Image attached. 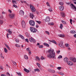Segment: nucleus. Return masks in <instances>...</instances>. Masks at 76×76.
Here are the masks:
<instances>
[{
  "mask_svg": "<svg viewBox=\"0 0 76 76\" xmlns=\"http://www.w3.org/2000/svg\"><path fill=\"white\" fill-rule=\"evenodd\" d=\"M48 57H50V58H53L56 59L55 57V53H54V50L52 49H50L48 51Z\"/></svg>",
  "mask_w": 76,
  "mask_h": 76,
  "instance_id": "obj_1",
  "label": "nucleus"
},
{
  "mask_svg": "<svg viewBox=\"0 0 76 76\" xmlns=\"http://www.w3.org/2000/svg\"><path fill=\"white\" fill-rule=\"evenodd\" d=\"M30 31H31L32 32L34 33V32H37V29L33 27H31L30 28Z\"/></svg>",
  "mask_w": 76,
  "mask_h": 76,
  "instance_id": "obj_2",
  "label": "nucleus"
},
{
  "mask_svg": "<svg viewBox=\"0 0 76 76\" xmlns=\"http://www.w3.org/2000/svg\"><path fill=\"white\" fill-rule=\"evenodd\" d=\"M9 17L11 19H14L15 17V14L12 13V14H10L9 15Z\"/></svg>",
  "mask_w": 76,
  "mask_h": 76,
  "instance_id": "obj_3",
  "label": "nucleus"
},
{
  "mask_svg": "<svg viewBox=\"0 0 76 76\" xmlns=\"http://www.w3.org/2000/svg\"><path fill=\"white\" fill-rule=\"evenodd\" d=\"M30 9L33 12H35V8L34 7L32 4H30Z\"/></svg>",
  "mask_w": 76,
  "mask_h": 76,
  "instance_id": "obj_4",
  "label": "nucleus"
},
{
  "mask_svg": "<svg viewBox=\"0 0 76 76\" xmlns=\"http://www.w3.org/2000/svg\"><path fill=\"white\" fill-rule=\"evenodd\" d=\"M29 23L31 26H34L35 25V22L33 20H31L29 21Z\"/></svg>",
  "mask_w": 76,
  "mask_h": 76,
  "instance_id": "obj_5",
  "label": "nucleus"
},
{
  "mask_svg": "<svg viewBox=\"0 0 76 76\" xmlns=\"http://www.w3.org/2000/svg\"><path fill=\"white\" fill-rule=\"evenodd\" d=\"M21 23L22 27L23 28H25L26 26V24H25V21H24V20L22 21Z\"/></svg>",
  "mask_w": 76,
  "mask_h": 76,
  "instance_id": "obj_6",
  "label": "nucleus"
},
{
  "mask_svg": "<svg viewBox=\"0 0 76 76\" xmlns=\"http://www.w3.org/2000/svg\"><path fill=\"white\" fill-rule=\"evenodd\" d=\"M45 20H46V22H50V18L49 17H46L45 18Z\"/></svg>",
  "mask_w": 76,
  "mask_h": 76,
  "instance_id": "obj_7",
  "label": "nucleus"
},
{
  "mask_svg": "<svg viewBox=\"0 0 76 76\" xmlns=\"http://www.w3.org/2000/svg\"><path fill=\"white\" fill-rule=\"evenodd\" d=\"M70 6L71 7H72V9H75V10H76V7H75V5H74L73 4H70Z\"/></svg>",
  "mask_w": 76,
  "mask_h": 76,
  "instance_id": "obj_8",
  "label": "nucleus"
},
{
  "mask_svg": "<svg viewBox=\"0 0 76 76\" xmlns=\"http://www.w3.org/2000/svg\"><path fill=\"white\" fill-rule=\"evenodd\" d=\"M59 9L60 10H61V11H63V10H64V7L63 6H61L60 7H59Z\"/></svg>",
  "mask_w": 76,
  "mask_h": 76,
  "instance_id": "obj_9",
  "label": "nucleus"
},
{
  "mask_svg": "<svg viewBox=\"0 0 76 76\" xmlns=\"http://www.w3.org/2000/svg\"><path fill=\"white\" fill-rule=\"evenodd\" d=\"M20 15H22V16L24 15V12L22 10H20Z\"/></svg>",
  "mask_w": 76,
  "mask_h": 76,
  "instance_id": "obj_10",
  "label": "nucleus"
},
{
  "mask_svg": "<svg viewBox=\"0 0 76 76\" xmlns=\"http://www.w3.org/2000/svg\"><path fill=\"white\" fill-rule=\"evenodd\" d=\"M68 64L69 66H72V65H73V63L72 61H69L68 62Z\"/></svg>",
  "mask_w": 76,
  "mask_h": 76,
  "instance_id": "obj_11",
  "label": "nucleus"
},
{
  "mask_svg": "<svg viewBox=\"0 0 76 76\" xmlns=\"http://www.w3.org/2000/svg\"><path fill=\"white\" fill-rule=\"evenodd\" d=\"M61 16L62 17V18H65V13L64 12H62L61 13Z\"/></svg>",
  "mask_w": 76,
  "mask_h": 76,
  "instance_id": "obj_12",
  "label": "nucleus"
},
{
  "mask_svg": "<svg viewBox=\"0 0 76 76\" xmlns=\"http://www.w3.org/2000/svg\"><path fill=\"white\" fill-rule=\"evenodd\" d=\"M58 36H59V37H61V38H64V37H65V35H64V34H58Z\"/></svg>",
  "mask_w": 76,
  "mask_h": 76,
  "instance_id": "obj_13",
  "label": "nucleus"
},
{
  "mask_svg": "<svg viewBox=\"0 0 76 76\" xmlns=\"http://www.w3.org/2000/svg\"><path fill=\"white\" fill-rule=\"evenodd\" d=\"M64 60L65 62H66V63H67V62L69 61V59L67 58H65L64 59Z\"/></svg>",
  "mask_w": 76,
  "mask_h": 76,
  "instance_id": "obj_14",
  "label": "nucleus"
},
{
  "mask_svg": "<svg viewBox=\"0 0 76 76\" xmlns=\"http://www.w3.org/2000/svg\"><path fill=\"white\" fill-rule=\"evenodd\" d=\"M35 16L34 15L30 13V17L31 19H33V18H34Z\"/></svg>",
  "mask_w": 76,
  "mask_h": 76,
  "instance_id": "obj_15",
  "label": "nucleus"
},
{
  "mask_svg": "<svg viewBox=\"0 0 76 76\" xmlns=\"http://www.w3.org/2000/svg\"><path fill=\"white\" fill-rule=\"evenodd\" d=\"M71 60L73 61V62H76V58H71Z\"/></svg>",
  "mask_w": 76,
  "mask_h": 76,
  "instance_id": "obj_16",
  "label": "nucleus"
},
{
  "mask_svg": "<svg viewBox=\"0 0 76 76\" xmlns=\"http://www.w3.org/2000/svg\"><path fill=\"white\" fill-rule=\"evenodd\" d=\"M34 39V38L32 37H31V38H30L29 39V40L30 42H33V39Z\"/></svg>",
  "mask_w": 76,
  "mask_h": 76,
  "instance_id": "obj_17",
  "label": "nucleus"
},
{
  "mask_svg": "<svg viewBox=\"0 0 76 76\" xmlns=\"http://www.w3.org/2000/svg\"><path fill=\"white\" fill-rule=\"evenodd\" d=\"M19 36L20 37H21V38H22V39L23 40H25V37H24L23 36L20 34L19 35Z\"/></svg>",
  "mask_w": 76,
  "mask_h": 76,
  "instance_id": "obj_18",
  "label": "nucleus"
},
{
  "mask_svg": "<svg viewBox=\"0 0 76 76\" xmlns=\"http://www.w3.org/2000/svg\"><path fill=\"white\" fill-rule=\"evenodd\" d=\"M24 71H25V72H27V73H29V70L27 69L26 68H24Z\"/></svg>",
  "mask_w": 76,
  "mask_h": 76,
  "instance_id": "obj_19",
  "label": "nucleus"
},
{
  "mask_svg": "<svg viewBox=\"0 0 76 76\" xmlns=\"http://www.w3.org/2000/svg\"><path fill=\"white\" fill-rule=\"evenodd\" d=\"M25 35L27 38H29V34L28 32L26 33Z\"/></svg>",
  "mask_w": 76,
  "mask_h": 76,
  "instance_id": "obj_20",
  "label": "nucleus"
},
{
  "mask_svg": "<svg viewBox=\"0 0 76 76\" xmlns=\"http://www.w3.org/2000/svg\"><path fill=\"white\" fill-rule=\"evenodd\" d=\"M52 42H53V43H54L55 44H56V45H57V43L55 40H53Z\"/></svg>",
  "mask_w": 76,
  "mask_h": 76,
  "instance_id": "obj_21",
  "label": "nucleus"
},
{
  "mask_svg": "<svg viewBox=\"0 0 76 76\" xmlns=\"http://www.w3.org/2000/svg\"><path fill=\"white\" fill-rule=\"evenodd\" d=\"M63 27V25L62 24H61L60 28V29H62Z\"/></svg>",
  "mask_w": 76,
  "mask_h": 76,
  "instance_id": "obj_22",
  "label": "nucleus"
},
{
  "mask_svg": "<svg viewBox=\"0 0 76 76\" xmlns=\"http://www.w3.org/2000/svg\"><path fill=\"white\" fill-rule=\"evenodd\" d=\"M71 34H76V31H71Z\"/></svg>",
  "mask_w": 76,
  "mask_h": 76,
  "instance_id": "obj_23",
  "label": "nucleus"
},
{
  "mask_svg": "<svg viewBox=\"0 0 76 76\" xmlns=\"http://www.w3.org/2000/svg\"><path fill=\"white\" fill-rule=\"evenodd\" d=\"M34 72H37H37H39V70L38 69H34Z\"/></svg>",
  "mask_w": 76,
  "mask_h": 76,
  "instance_id": "obj_24",
  "label": "nucleus"
},
{
  "mask_svg": "<svg viewBox=\"0 0 76 76\" xmlns=\"http://www.w3.org/2000/svg\"><path fill=\"white\" fill-rule=\"evenodd\" d=\"M59 46L61 47V48H63V44H59Z\"/></svg>",
  "mask_w": 76,
  "mask_h": 76,
  "instance_id": "obj_25",
  "label": "nucleus"
},
{
  "mask_svg": "<svg viewBox=\"0 0 76 76\" xmlns=\"http://www.w3.org/2000/svg\"><path fill=\"white\" fill-rule=\"evenodd\" d=\"M59 4L61 6H63L64 5V3L63 2H60Z\"/></svg>",
  "mask_w": 76,
  "mask_h": 76,
  "instance_id": "obj_26",
  "label": "nucleus"
},
{
  "mask_svg": "<svg viewBox=\"0 0 76 76\" xmlns=\"http://www.w3.org/2000/svg\"><path fill=\"white\" fill-rule=\"evenodd\" d=\"M36 58L38 61H40V58L38 56H36Z\"/></svg>",
  "mask_w": 76,
  "mask_h": 76,
  "instance_id": "obj_27",
  "label": "nucleus"
},
{
  "mask_svg": "<svg viewBox=\"0 0 76 76\" xmlns=\"http://www.w3.org/2000/svg\"><path fill=\"white\" fill-rule=\"evenodd\" d=\"M24 58L26 60H27V59H28V57L26 55L24 56Z\"/></svg>",
  "mask_w": 76,
  "mask_h": 76,
  "instance_id": "obj_28",
  "label": "nucleus"
},
{
  "mask_svg": "<svg viewBox=\"0 0 76 76\" xmlns=\"http://www.w3.org/2000/svg\"><path fill=\"white\" fill-rule=\"evenodd\" d=\"M15 46L17 47H20V46L18 44H15Z\"/></svg>",
  "mask_w": 76,
  "mask_h": 76,
  "instance_id": "obj_29",
  "label": "nucleus"
},
{
  "mask_svg": "<svg viewBox=\"0 0 76 76\" xmlns=\"http://www.w3.org/2000/svg\"><path fill=\"white\" fill-rule=\"evenodd\" d=\"M61 22L62 23H63L64 24H66V21H64V20H62Z\"/></svg>",
  "mask_w": 76,
  "mask_h": 76,
  "instance_id": "obj_30",
  "label": "nucleus"
},
{
  "mask_svg": "<svg viewBox=\"0 0 76 76\" xmlns=\"http://www.w3.org/2000/svg\"><path fill=\"white\" fill-rule=\"evenodd\" d=\"M35 21L37 23L39 24H40V23H41V22L40 21H38L37 20H36Z\"/></svg>",
  "mask_w": 76,
  "mask_h": 76,
  "instance_id": "obj_31",
  "label": "nucleus"
},
{
  "mask_svg": "<svg viewBox=\"0 0 76 76\" xmlns=\"http://www.w3.org/2000/svg\"><path fill=\"white\" fill-rule=\"evenodd\" d=\"M21 2L22 3H26V1H23L22 0H21Z\"/></svg>",
  "mask_w": 76,
  "mask_h": 76,
  "instance_id": "obj_32",
  "label": "nucleus"
},
{
  "mask_svg": "<svg viewBox=\"0 0 76 76\" xmlns=\"http://www.w3.org/2000/svg\"><path fill=\"white\" fill-rule=\"evenodd\" d=\"M58 74H59L60 75H64V73H63L62 72H59Z\"/></svg>",
  "mask_w": 76,
  "mask_h": 76,
  "instance_id": "obj_33",
  "label": "nucleus"
},
{
  "mask_svg": "<svg viewBox=\"0 0 76 76\" xmlns=\"http://www.w3.org/2000/svg\"><path fill=\"white\" fill-rule=\"evenodd\" d=\"M4 51L5 53H7V50L6 48H4Z\"/></svg>",
  "mask_w": 76,
  "mask_h": 76,
  "instance_id": "obj_34",
  "label": "nucleus"
},
{
  "mask_svg": "<svg viewBox=\"0 0 76 76\" xmlns=\"http://www.w3.org/2000/svg\"><path fill=\"white\" fill-rule=\"evenodd\" d=\"M48 24L49 25H52V26L54 25V23L53 22H52L50 23H48Z\"/></svg>",
  "mask_w": 76,
  "mask_h": 76,
  "instance_id": "obj_35",
  "label": "nucleus"
},
{
  "mask_svg": "<svg viewBox=\"0 0 76 76\" xmlns=\"http://www.w3.org/2000/svg\"><path fill=\"white\" fill-rule=\"evenodd\" d=\"M58 59H60V58H62V56H61V55H60L58 57Z\"/></svg>",
  "mask_w": 76,
  "mask_h": 76,
  "instance_id": "obj_36",
  "label": "nucleus"
},
{
  "mask_svg": "<svg viewBox=\"0 0 76 76\" xmlns=\"http://www.w3.org/2000/svg\"><path fill=\"white\" fill-rule=\"evenodd\" d=\"M17 74L18 75V76H22V74L20 72H19L18 73L17 72Z\"/></svg>",
  "mask_w": 76,
  "mask_h": 76,
  "instance_id": "obj_37",
  "label": "nucleus"
},
{
  "mask_svg": "<svg viewBox=\"0 0 76 76\" xmlns=\"http://www.w3.org/2000/svg\"><path fill=\"white\" fill-rule=\"evenodd\" d=\"M8 33L10 34H12V31H10V30H9L8 31Z\"/></svg>",
  "mask_w": 76,
  "mask_h": 76,
  "instance_id": "obj_38",
  "label": "nucleus"
},
{
  "mask_svg": "<svg viewBox=\"0 0 76 76\" xmlns=\"http://www.w3.org/2000/svg\"><path fill=\"white\" fill-rule=\"evenodd\" d=\"M48 10H49V11H50V12H52L53 11V10H52V9H51V8H50L48 9Z\"/></svg>",
  "mask_w": 76,
  "mask_h": 76,
  "instance_id": "obj_39",
  "label": "nucleus"
},
{
  "mask_svg": "<svg viewBox=\"0 0 76 76\" xmlns=\"http://www.w3.org/2000/svg\"><path fill=\"white\" fill-rule=\"evenodd\" d=\"M3 21L2 20H0V24H3Z\"/></svg>",
  "mask_w": 76,
  "mask_h": 76,
  "instance_id": "obj_40",
  "label": "nucleus"
},
{
  "mask_svg": "<svg viewBox=\"0 0 76 76\" xmlns=\"http://www.w3.org/2000/svg\"><path fill=\"white\" fill-rule=\"evenodd\" d=\"M40 59H41V60H44L45 59V58H44L43 56H42L40 58Z\"/></svg>",
  "mask_w": 76,
  "mask_h": 76,
  "instance_id": "obj_41",
  "label": "nucleus"
},
{
  "mask_svg": "<svg viewBox=\"0 0 76 76\" xmlns=\"http://www.w3.org/2000/svg\"><path fill=\"white\" fill-rule=\"evenodd\" d=\"M12 63L14 65H16V63L15 61H12Z\"/></svg>",
  "mask_w": 76,
  "mask_h": 76,
  "instance_id": "obj_42",
  "label": "nucleus"
},
{
  "mask_svg": "<svg viewBox=\"0 0 76 76\" xmlns=\"http://www.w3.org/2000/svg\"><path fill=\"white\" fill-rule=\"evenodd\" d=\"M12 3H13V4H16V2L15 1H14L12 0Z\"/></svg>",
  "mask_w": 76,
  "mask_h": 76,
  "instance_id": "obj_43",
  "label": "nucleus"
},
{
  "mask_svg": "<svg viewBox=\"0 0 76 76\" xmlns=\"http://www.w3.org/2000/svg\"><path fill=\"white\" fill-rule=\"evenodd\" d=\"M37 66H38L39 67H40V64H39L37 63Z\"/></svg>",
  "mask_w": 76,
  "mask_h": 76,
  "instance_id": "obj_44",
  "label": "nucleus"
},
{
  "mask_svg": "<svg viewBox=\"0 0 76 76\" xmlns=\"http://www.w3.org/2000/svg\"><path fill=\"white\" fill-rule=\"evenodd\" d=\"M39 47L40 48H43V46L42 45H39Z\"/></svg>",
  "mask_w": 76,
  "mask_h": 76,
  "instance_id": "obj_45",
  "label": "nucleus"
},
{
  "mask_svg": "<svg viewBox=\"0 0 76 76\" xmlns=\"http://www.w3.org/2000/svg\"><path fill=\"white\" fill-rule=\"evenodd\" d=\"M25 41L27 42H29V40H28V39H26Z\"/></svg>",
  "mask_w": 76,
  "mask_h": 76,
  "instance_id": "obj_46",
  "label": "nucleus"
},
{
  "mask_svg": "<svg viewBox=\"0 0 76 76\" xmlns=\"http://www.w3.org/2000/svg\"><path fill=\"white\" fill-rule=\"evenodd\" d=\"M72 19H70V23L71 24V25H72Z\"/></svg>",
  "mask_w": 76,
  "mask_h": 76,
  "instance_id": "obj_47",
  "label": "nucleus"
},
{
  "mask_svg": "<svg viewBox=\"0 0 76 76\" xmlns=\"http://www.w3.org/2000/svg\"><path fill=\"white\" fill-rule=\"evenodd\" d=\"M65 45H66V47H69V45L68 44H66Z\"/></svg>",
  "mask_w": 76,
  "mask_h": 76,
  "instance_id": "obj_48",
  "label": "nucleus"
},
{
  "mask_svg": "<svg viewBox=\"0 0 76 76\" xmlns=\"http://www.w3.org/2000/svg\"><path fill=\"white\" fill-rule=\"evenodd\" d=\"M57 69H58V70H60V69H61V67H58Z\"/></svg>",
  "mask_w": 76,
  "mask_h": 76,
  "instance_id": "obj_49",
  "label": "nucleus"
},
{
  "mask_svg": "<svg viewBox=\"0 0 76 76\" xmlns=\"http://www.w3.org/2000/svg\"><path fill=\"white\" fill-rule=\"evenodd\" d=\"M13 7H15L16 8V7H17V6L15 4H13Z\"/></svg>",
  "mask_w": 76,
  "mask_h": 76,
  "instance_id": "obj_50",
  "label": "nucleus"
},
{
  "mask_svg": "<svg viewBox=\"0 0 76 76\" xmlns=\"http://www.w3.org/2000/svg\"><path fill=\"white\" fill-rule=\"evenodd\" d=\"M0 57H1V58H4V57H3L2 56V53H1L0 55Z\"/></svg>",
  "mask_w": 76,
  "mask_h": 76,
  "instance_id": "obj_51",
  "label": "nucleus"
},
{
  "mask_svg": "<svg viewBox=\"0 0 76 76\" xmlns=\"http://www.w3.org/2000/svg\"><path fill=\"white\" fill-rule=\"evenodd\" d=\"M8 12H9L10 13H12V11L11 10H9Z\"/></svg>",
  "mask_w": 76,
  "mask_h": 76,
  "instance_id": "obj_52",
  "label": "nucleus"
},
{
  "mask_svg": "<svg viewBox=\"0 0 76 76\" xmlns=\"http://www.w3.org/2000/svg\"><path fill=\"white\" fill-rule=\"evenodd\" d=\"M26 50H27V51H29L30 50H29V48H27Z\"/></svg>",
  "mask_w": 76,
  "mask_h": 76,
  "instance_id": "obj_53",
  "label": "nucleus"
},
{
  "mask_svg": "<svg viewBox=\"0 0 76 76\" xmlns=\"http://www.w3.org/2000/svg\"><path fill=\"white\" fill-rule=\"evenodd\" d=\"M33 42L35 43V42H36V40H35L34 39H33Z\"/></svg>",
  "mask_w": 76,
  "mask_h": 76,
  "instance_id": "obj_54",
  "label": "nucleus"
},
{
  "mask_svg": "<svg viewBox=\"0 0 76 76\" xmlns=\"http://www.w3.org/2000/svg\"><path fill=\"white\" fill-rule=\"evenodd\" d=\"M46 47H50V45H49V44H48V43H47Z\"/></svg>",
  "mask_w": 76,
  "mask_h": 76,
  "instance_id": "obj_55",
  "label": "nucleus"
},
{
  "mask_svg": "<svg viewBox=\"0 0 76 76\" xmlns=\"http://www.w3.org/2000/svg\"><path fill=\"white\" fill-rule=\"evenodd\" d=\"M47 43H44V45H45V46H47Z\"/></svg>",
  "mask_w": 76,
  "mask_h": 76,
  "instance_id": "obj_56",
  "label": "nucleus"
},
{
  "mask_svg": "<svg viewBox=\"0 0 76 76\" xmlns=\"http://www.w3.org/2000/svg\"><path fill=\"white\" fill-rule=\"evenodd\" d=\"M46 33L47 34H48V35H50V33H49V32H48L47 31H46Z\"/></svg>",
  "mask_w": 76,
  "mask_h": 76,
  "instance_id": "obj_57",
  "label": "nucleus"
},
{
  "mask_svg": "<svg viewBox=\"0 0 76 76\" xmlns=\"http://www.w3.org/2000/svg\"><path fill=\"white\" fill-rule=\"evenodd\" d=\"M7 74L8 76H10V74H9V72H7Z\"/></svg>",
  "mask_w": 76,
  "mask_h": 76,
  "instance_id": "obj_58",
  "label": "nucleus"
},
{
  "mask_svg": "<svg viewBox=\"0 0 76 76\" xmlns=\"http://www.w3.org/2000/svg\"><path fill=\"white\" fill-rule=\"evenodd\" d=\"M60 43L61 44H63V41H60Z\"/></svg>",
  "mask_w": 76,
  "mask_h": 76,
  "instance_id": "obj_59",
  "label": "nucleus"
},
{
  "mask_svg": "<svg viewBox=\"0 0 76 76\" xmlns=\"http://www.w3.org/2000/svg\"><path fill=\"white\" fill-rule=\"evenodd\" d=\"M7 38H9V34H7Z\"/></svg>",
  "mask_w": 76,
  "mask_h": 76,
  "instance_id": "obj_60",
  "label": "nucleus"
},
{
  "mask_svg": "<svg viewBox=\"0 0 76 76\" xmlns=\"http://www.w3.org/2000/svg\"><path fill=\"white\" fill-rule=\"evenodd\" d=\"M5 46L6 47H7V48L9 47V46H8V45H5Z\"/></svg>",
  "mask_w": 76,
  "mask_h": 76,
  "instance_id": "obj_61",
  "label": "nucleus"
},
{
  "mask_svg": "<svg viewBox=\"0 0 76 76\" xmlns=\"http://www.w3.org/2000/svg\"><path fill=\"white\" fill-rule=\"evenodd\" d=\"M28 53L29 54H31V51H28Z\"/></svg>",
  "mask_w": 76,
  "mask_h": 76,
  "instance_id": "obj_62",
  "label": "nucleus"
},
{
  "mask_svg": "<svg viewBox=\"0 0 76 76\" xmlns=\"http://www.w3.org/2000/svg\"><path fill=\"white\" fill-rule=\"evenodd\" d=\"M0 69H3V67H2L1 66H0Z\"/></svg>",
  "mask_w": 76,
  "mask_h": 76,
  "instance_id": "obj_63",
  "label": "nucleus"
},
{
  "mask_svg": "<svg viewBox=\"0 0 76 76\" xmlns=\"http://www.w3.org/2000/svg\"><path fill=\"white\" fill-rule=\"evenodd\" d=\"M74 37H75V38H76V34H74Z\"/></svg>",
  "mask_w": 76,
  "mask_h": 76,
  "instance_id": "obj_64",
  "label": "nucleus"
}]
</instances>
